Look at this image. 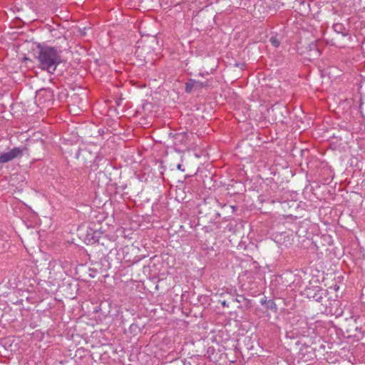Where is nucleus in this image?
<instances>
[{
    "mask_svg": "<svg viewBox=\"0 0 365 365\" xmlns=\"http://www.w3.org/2000/svg\"><path fill=\"white\" fill-rule=\"evenodd\" d=\"M61 51L55 47L37 45L36 58L39 67L50 73H54L57 66L61 63Z\"/></svg>",
    "mask_w": 365,
    "mask_h": 365,
    "instance_id": "nucleus-1",
    "label": "nucleus"
},
{
    "mask_svg": "<svg viewBox=\"0 0 365 365\" xmlns=\"http://www.w3.org/2000/svg\"><path fill=\"white\" fill-rule=\"evenodd\" d=\"M26 150V147H14L9 151L0 153V164L3 165L16 158H21Z\"/></svg>",
    "mask_w": 365,
    "mask_h": 365,
    "instance_id": "nucleus-2",
    "label": "nucleus"
},
{
    "mask_svg": "<svg viewBox=\"0 0 365 365\" xmlns=\"http://www.w3.org/2000/svg\"><path fill=\"white\" fill-rule=\"evenodd\" d=\"M36 98L40 103L50 102L53 98V91L50 88L41 89L36 95Z\"/></svg>",
    "mask_w": 365,
    "mask_h": 365,
    "instance_id": "nucleus-3",
    "label": "nucleus"
},
{
    "mask_svg": "<svg viewBox=\"0 0 365 365\" xmlns=\"http://www.w3.org/2000/svg\"><path fill=\"white\" fill-rule=\"evenodd\" d=\"M207 82H201L195 79H189L185 83V91L190 93L193 89L200 90L207 86Z\"/></svg>",
    "mask_w": 365,
    "mask_h": 365,
    "instance_id": "nucleus-4",
    "label": "nucleus"
},
{
    "mask_svg": "<svg viewBox=\"0 0 365 365\" xmlns=\"http://www.w3.org/2000/svg\"><path fill=\"white\" fill-rule=\"evenodd\" d=\"M173 138L174 144L176 146H181L187 144V135L185 132L176 133Z\"/></svg>",
    "mask_w": 365,
    "mask_h": 365,
    "instance_id": "nucleus-5",
    "label": "nucleus"
},
{
    "mask_svg": "<svg viewBox=\"0 0 365 365\" xmlns=\"http://www.w3.org/2000/svg\"><path fill=\"white\" fill-rule=\"evenodd\" d=\"M320 50L317 43H311L309 46V56L313 59L317 58L320 56Z\"/></svg>",
    "mask_w": 365,
    "mask_h": 365,
    "instance_id": "nucleus-6",
    "label": "nucleus"
},
{
    "mask_svg": "<svg viewBox=\"0 0 365 365\" xmlns=\"http://www.w3.org/2000/svg\"><path fill=\"white\" fill-rule=\"evenodd\" d=\"M260 303L262 305H265L267 309L272 310L274 312L277 311V305L272 299H267V297H264L260 299Z\"/></svg>",
    "mask_w": 365,
    "mask_h": 365,
    "instance_id": "nucleus-7",
    "label": "nucleus"
},
{
    "mask_svg": "<svg viewBox=\"0 0 365 365\" xmlns=\"http://www.w3.org/2000/svg\"><path fill=\"white\" fill-rule=\"evenodd\" d=\"M90 154L91 155V158H96V153H94L93 155L91 154V153L86 148L84 149H80L78 155L81 156L85 160H88L87 155ZM90 161H91V159H89Z\"/></svg>",
    "mask_w": 365,
    "mask_h": 365,
    "instance_id": "nucleus-8",
    "label": "nucleus"
},
{
    "mask_svg": "<svg viewBox=\"0 0 365 365\" xmlns=\"http://www.w3.org/2000/svg\"><path fill=\"white\" fill-rule=\"evenodd\" d=\"M269 41L275 48H278L280 45V41L277 38V36H272L269 39Z\"/></svg>",
    "mask_w": 365,
    "mask_h": 365,
    "instance_id": "nucleus-9",
    "label": "nucleus"
},
{
    "mask_svg": "<svg viewBox=\"0 0 365 365\" xmlns=\"http://www.w3.org/2000/svg\"><path fill=\"white\" fill-rule=\"evenodd\" d=\"M333 29L338 34H342V24H340V23L334 24L333 25Z\"/></svg>",
    "mask_w": 365,
    "mask_h": 365,
    "instance_id": "nucleus-10",
    "label": "nucleus"
},
{
    "mask_svg": "<svg viewBox=\"0 0 365 365\" xmlns=\"http://www.w3.org/2000/svg\"><path fill=\"white\" fill-rule=\"evenodd\" d=\"M182 165L181 164H178V165H177V168H178V170H181V171H184V169H182Z\"/></svg>",
    "mask_w": 365,
    "mask_h": 365,
    "instance_id": "nucleus-11",
    "label": "nucleus"
},
{
    "mask_svg": "<svg viewBox=\"0 0 365 365\" xmlns=\"http://www.w3.org/2000/svg\"><path fill=\"white\" fill-rule=\"evenodd\" d=\"M221 304H222V305L223 307H227V306H228V304H227L226 301H222V302H221Z\"/></svg>",
    "mask_w": 365,
    "mask_h": 365,
    "instance_id": "nucleus-12",
    "label": "nucleus"
}]
</instances>
